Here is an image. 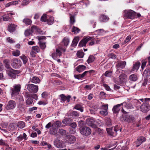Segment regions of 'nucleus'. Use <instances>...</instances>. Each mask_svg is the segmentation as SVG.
Here are the masks:
<instances>
[{"label": "nucleus", "instance_id": "24", "mask_svg": "<svg viewBox=\"0 0 150 150\" xmlns=\"http://www.w3.org/2000/svg\"><path fill=\"white\" fill-rule=\"evenodd\" d=\"M86 67L83 65H80L76 68V69L77 71L80 72H82L85 70Z\"/></svg>", "mask_w": 150, "mask_h": 150}, {"label": "nucleus", "instance_id": "44", "mask_svg": "<svg viewBox=\"0 0 150 150\" xmlns=\"http://www.w3.org/2000/svg\"><path fill=\"white\" fill-rule=\"evenodd\" d=\"M33 101V99L31 98H28L26 101V104L27 105H30L32 104Z\"/></svg>", "mask_w": 150, "mask_h": 150}, {"label": "nucleus", "instance_id": "29", "mask_svg": "<svg viewBox=\"0 0 150 150\" xmlns=\"http://www.w3.org/2000/svg\"><path fill=\"white\" fill-rule=\"evenodd\" d=\"M4 62L5 64V67L7 70H9L10 68H12L10 65L9 61L7 59H5L4 61Z\"/></svg>", "mask_w": 150, "mask_h": 150}, {"label": "nucleus", "instance_id": "27", "mask_svg": "<svg viewBox=\"0 0 150 150\" xmlns=\"http://www.w3.org/2000/svg\"><path fill=\"white\" fill-rule=\"evenodd\" d=\"M129 79L131 81H135L137 80L138 78L136 74H132L129 76Z\"/></svg>", "mask_w": 150, "mask_h": 150}, {"label": "nucleus", "instance_id": "50", "mask_svg": "<svg viewBox=\"0 0 150 150\" xmlns=\"http://www.w3.org/2000/svg\"><path fill=\"white\" fill-rule=\"evenodd\" d=\"M32 50L37 53L39 52L40 51L39 48V47L37 46L32 47Z\"/></svg>", "mask_w": 150, "mask_h": 150}, {"label": "nucleus", "instance_id": "55", "mask_svg": "<svg viewBox=\"0 0 150 150\" xmlns=\"http://www.w3.org/2000/svg\"><path fill=\"white\" fill-rule=\"evenodd\" d=\"M92 71H93V70H91V71H86L84 72L82 74H81V76L82 78L88 72H89L90 73Z\"/></svg>", "mask_w": 150, "mask_h": 150}, {"label": "nucleus", "instance_id": "64", "mask_svg": "<svg viewBox=\"0 0 150 150\" xmlns=\"http://www.w3.org/2000/svg\"><path fill=\"white\" fill-rule=\"evenodd\" d=\"M7 41L10 43H13L14 42V41L12 40V38H8L7 39Z\"/></svg>", "mask_w": 150, "mask_h": 150}, {"label": "nucleus", "instance_id": "52", "mask_svg": "<svg viewBox=\"0 0 150 150\" xmlns=\"http://www.w3.org/2000/svg\"><path fill=\"white\" fill-rule=\"evenodd\" d=\"M0 145L6 146H8L7 143H6L2 139L0 140Z\"/></svg>", "mask_w": 150, "mask_h": 150}, {"label": "nucleus", "instance_id": "62", "mask_svg": "<svg viewBox=\"0 0 150 150\" xmlns=\"http://www.w3.org/2000/svg\"><path fill=\"white\" fill-rule=\"evenodd\" d=\"M74 77L75 78L79 79L83 78L81 76V74L74 75Z\"/></svg>", "mask_w": 150, "mask_h": 150}, {"label": "nucleus", "instance_id": "8", "mask_svg": "<svg viewBox=\"0 0 150 150\" xmlns=\"http://www.w3.org/2000/svg\"><path fill=\"white\" fill-rule=\"evenodd\" d=\"M136 13L130 10L128 11H125V16L126 17L130 19H133L136 15Z\"/></svg>", "mask_w": 150, "mask_h": 150}, {"label": "nucleus", "instance_id": "9", "mask_svg": "<svg viewBox=\"0 0 150 150\" xmlns=\"http://www.w3.org/2000/svg\"><path fill=\"white\" fill-rule=\"evenodd\" d=\"M93 37L87 36L84 38L80 41L79 44V46L80 47L85 46L87 42L93 39Z\"/></svg>", "mask_w": 150, "mask_h": 150}, {"label": "nucleus", "instance_id": "39", "mask_svg": "<svg viewBox=\"0 0 150 150\" xmlns=\"http://www.w3.org/2000/svg\"><path fill=\"white\" fill-rule=\"evenodd\" d=\"M95 58L92 55H90L88 58V59L87 60V62L89 63L92 62L94 60Z\"/></svg>", "mask_w": 150, "mask_h": 150}, {"label": "nucleus", "instance_id": "61", "mask_svg": "<svg viewBox=\"0 0 150 150\" xmlns=\"http://www.w3.org/2000/svg\"><path fill=\"white\" fill-rule=\"evenodd\" d=\"M47 96V94L46 92H44L42 94V98H46Z\"/></svg>", "mask_w": 150, "mask_h": 150}, {"label": "nucleus", "instance_id": "16", "mask_svg": "<svg viewBox=\"0 0 150 150\" xmlns=\"http://www.w3.org/2000/svg\"><path fill=\"white\" fill-rule=\"evenodd\" d=\"M109 19V17L104 14L100 15L99 18V21L102 23L106 22Z\"/></svg>", "mask_w": 150, "mask_h": 150}, {"label": "nucleus", "instance_id": "22", "mask_svg": "<svg viewBox=\"0 0 150 150\" xmlns=\"http://www.w3.org/2000/svg\"><path fill=\"white\" fill-rule=\"evenodd\" d=\"M16 26L14 24H11L8 26V30L10 32H13L15 30Z\"/></svg>", "mask_w": 150, "mask_h": 150}, {"label": "nucleus", "instance_id": "37", "mask_svg": "<svg viewBox=\"0 0 150 150\" xmlns=\"http://www.w3.org/2000/svg\"><path fill=\"white\" fill-rule=\"evenodd\" d=\"M18 108L21 111H24L25 110V106L22 103H20L18 105Z\"/></svg>", "mask_w": 150, "mask_h": 150}, {"label": "nucleus", "instance_id": "47", "mask_svg": "<svg viewBox=\"0 0 150 150\" xmlns=\"http://www.w3.org/2000/svg\"><path fill=\"white\" fill-rule=\"evenodd\" d=\"M84 53L83 52L78 51L77 53V57L80 58H82L83 57Z\"/></svg>", "mask_w": 150, "mask_h": 150}, {"label": "nucleus", "instance_id": "3", "mask_svg": "<svg viewBox=\"0 0 150 150\" xmlns=\"http://www.w3.org/2000/svg\"><path fill=\"white\" fill-rule=\"evenodd\" d=\"M22 65V62L20 60L16 58H14L12 59L11 65L14 68H18L21 67Z\"/></svg>", "mask_w": 150, "mask_h": 150}, {"label": "nucleus", "instance_id": "28", "mask_svg": "<svg viewBox=\"0 0 150 150\" xmlns=\"http://www.w3.org/2000/svg\"><path fill=\"white\" fill-rule=\"evenodd\" d=\"M23 21L26 25H30L32 22V21L30 19L27 18H25L23 19Z\"/></svg>", "mask_w": 150, "mask_h": 150}, {"label": "nucleus", "instance_id": "4", "mask_svg": "<svg viewBox=\"0 0 150 150\" xmlns=\"http://www.w3.org/2000/svg\"><path fill=\"white\" fill-rule=\"evenodd\" d=\"M81 133L84 135L88 136L91 133V129L87 127H81L80 129Z\"/></svg>", "mask_w": 150, "mask_h": 150}, {"label": "nucleus", "instance_id": "21", "mask_svg": "<svg viewBox=\"0 0 150 150\" xmlns=\"http://www.w3.org/2000/svg\"><path fill=\"white\" fill-rule=\"evenodd\" d=\"M143 76L144 78L149 79L150 78V69H146L143 73Z\"/></svg>", "mask_w": 150, "mask_h": 150}, {"label": "nucleus", "instance_id": "40", "mask_svg": "<svg viewBox=\"0 0 150 150\" xmlns=\"http://www.w3.org/2000/svg\"><path fill=\"white\" fill-rule=\"evenodd\" d=\"M50 133L51 134L53 135L54 134H56L57 133V131L54 127L51 128L50 129Z\"/></svg>", "mask_w": 150, "mask_h": 150}, {"label": "nucleus", "instance_id": "45", "mask_svg": "<svg viewBox=\"0 0 150 150\" xmlns=\"http://www.w3.org/2000/svg\"><path fill=\"white\" fill-rule=\"evenodd\" d=\"M107 110H102L100 111V114L103 116H105L108 115V112Z\"/></svg>", "mask_w": 150, "mask_h": 150}, {"label": "nucleus", "instance_id": "59", "mask_svg": "<svg viewBox=\"0 0 150 150\" xmlns=\"http://www.w3.org/2000/svg\"><path fill=\"white\" fill-rule=\"evenodd\" d=\"M61 52L59 49L56 50V54L57 56H60L61 55Z\"/></svg>", "mask_w": 150, "mask_h": 150}, {"label": "nucleus", "instance_id": "57", "mask_svg": "<svg viewBox=\"0 0 150 150\" xmlns=\"http://www.w3.org/2000/svg\"><path fill=\"white\" fill-rule=\"evenodd\" d=\"M102 108L104 110H107L108 109V104H105L104 105H103L102 106Z\"/></svg>", "mask_w": 150, "mask_h": 150}, {"label": "nucleus", "instance_id": "60", "mask_svg": "<svg viewBox=\"0 0 150 150\" xmlns=\"http://www.w3.org/2000/svg\"><path fill=\"white\" fill-rule=\"evenodd\" d=\"M52 126V124L51 122H49L45 126V128L47 129H49Z\"/></svg>", "mask_w": 150, "mask_h": 150}, {"label": "nucleus", "instance_id": "58", "mask_svg": "<svg viewBox=\"0 0 150 150\" xmlns=\"http://www.w3.org/2000/svg\"><path fill=\"white\" fill-rule=\"evenodd\" d=\"M148 80H150V79H149L145 78L144 80V82H143L142 85L143 86H145L147 84V83L148 82Z\"/></svg>", "mask_w": 150, "mask_h": 150}, {"label": "nucleus", "instance_id": "56", "mask_svg": "<svg viewBox=\"0 0 150 150\" xmlns=\"http://www.w3.org/2000/svg\"><path fill=\"white\" fill-rule=\"evenodd\" d=\"M131 37L130 36V35L128 36L127 37L126 39L124 41V42L125 43H126L127 42L131 39Z\"/></svg>", "mask_w": 150, "mask_h": 150}, {"label": "nucleus", "instance_id": "11", "mask_svg": "<svg viewBox=\"0 0 150 150\" xmlns=\"http://www.w3.org/2000/svg\"><path fill=\"white\" fill-rule=\"evenodd\" d=\"M16 106V102L13 100H10L8 102L6 108L7 110H11L14 108Z\"/></svg>", "mask_w": 150, "mask_h": 150}, {"label": "nucleus", "instance_id": "2", "mask_svg": "<svg viewBox=\"0 0 150 150\" xmlns=\"http://www.w3.org/2000/svg\"><path fill=\"white\" fill-rule=\"evenodd\" d=\"M25 88L30 93H37L38 90V86L33 84H27Z\"/></svg>", "mask_w": 150, "mask_h": 150}, {"label": "nucleus", "instance_id": "46", "mask_svg": "<svg viewBox=\"0 0 150 150\" xmlns=\"http://www.w3.org/2000/svg\"><path fill=\"white\" fill-rule=\"evenodd\" d=\"M38 43L41 48L42 49H44L46 47L45 43L42 42L41 41H39Z\"/></svg>", "mask_w": 150, "mask_h": 150}, {"label": "nucleus", "instance_id": "38", "mask_svg": "<svg viewBox=\"0 0 150 150\" xmlns=\"http://www.w3.org/2000/svg\"><path fill=\"white\" fill-rule=\"evenodd\" d=\"M70 21L71 24H73L75 22V17L74 15L70 14Z\"/></svg>", "mask_w": 150, "mask_h": 150}, {"label": "nucleus", "instance_id": "19", "mask_svg": "<svg viewBox=\"0 0 150 150\" xmlns=\"http://www.w3.org/2000/svg\"><path fill=\"white\" fill-rule=\"evenodd\" d=\"M126 65V62L125 61H120L117 64L116 66L117 69H123L125 67Z\"/></svg>", "mask_w": 150, "mask_h": 150}, {"label": "nucleus", "instance_id": "33", "mask_svg": "<svg viewBox=\"0 0 150 150\" xmlns=\"http://www.w3.org/2000/svg\"><path fill=\"white\" fill-rule=\"evenodd\" d=\"M69 115L72 117H77L79 115V113L76 111H73L70 112L69 114Z\"/></svg>", "mask_w": 150, "mask_h": 150}, {"label": "nucleus", "instance_id": "26", "mask_svg": "<svg viewBox=\"0 0 150 150\" xmlns=\"http://www.w3.org/2000/svg\"><path fill=\"white\" fill-rule=\"evenodd\" d=\"M79 40V38L78 37H76L73 39L71 44V46L72 47H74L76 46Z\"/></svg>", "mask_w": 150, "mask_h": 150}, {"label": "nucleus", "instance_id": "14", "mask_svg": "<svg viewBox=\"0 0 150 150\" xmlns=\"http://www.w3.org/2000/svg\"><path fill=\"white\" fill-rule=\"evenodd\" d=\"M67 142L70 143H73L76 141L74 136L71 135H67L66 138Z\"/></svg>", "mask_w": 150, "mask_h": 150}, {"label": "nucleus", "instance_id": "1", "mask_svg": "<svg viewBox=\"0 0 150 150\" xmlns=\"http://www.w3.org/2000/svg\"><path fill=\"white\" fill-rule=\"evenodd\" d=\"M139 100L143 103L140 106L141 111L145 113L148 112L150 109V105L146 100V99H141Z\"/></svg>", "mask_w": 150, "mask_h": 150}, {"label": "nucleus", "instance_id": "49", "mask_svg": "<svg viewBox=\"0 0 150 150\" xmlns=\"http://www.w3.org/2000/svg\"><path fill=\"white\" fill-rule=\"evenodd\" d=\"M80 31V30L79 28L74 26H73L72 30V32L76 33H79Z\"/></svg>", "mask_w": 150, "mask_h": 150}, {"label": "nucleus", "instance_id": "42", "mask_svg": "<svg viewBox=\"0 0 150 150\" xmlns=\"http://www.w3.org/2000/svg\"><path fill=\"white\" fill-rule=\"evenodd\" d=\"M58 132L62 136L65 135L67 133L66 131L63 129H59Z\"/></svg>", "mask_w": 150, "mask_h": 150}, {"label": "nucleus", "instance_id": "23", "mask_svg": "<svg viewBox=\"0 0 150 150\" xmlns=\"http://www.w3.org/2000/svg\"><path fill=\"white\" fill-rule=\"evenodd\" d=\"M52 127H63L61 122L59 121L54 122L52 124Z\"/></svg>", "mask_w": 150, "mask_h": 150}, {"label": "nucleus", "instance_id": "31", "mask_svg": "<svg viewBox=\"0 0 150 150\" xmlns=\"http://www.w3.org/2000/svg\"><path fill=\"white\" fill-rule=\"evenodd\" d=\"M126 76V75L125 74H121L119 77L120 81L121 82L124 81Z\"/></svg>", "mask_w": 150, "mask_h": 150}, {"label": "nucleus", "instance_id": "6", "mask_svg": "<svg viewBox=\"0 0 150 150\" xmlns=\"http://www.w3.org/2000/svg\"><path fill=\"white\" fill-rule=\"evenodd\" d=\"M21 86L20 85H16L13 86L11 88V96L12 97L19 94L21 90Z\"/></svg>", "mask_w": 150, "mask_h": 150}, {"label": "nucleus", "instance_id": "5", "mask_svg": "<svg viewBox=\"0 0 150 150\" xmlns=\"http://www.w3.org/2000/svg\"><path fill=\"white\" fill-rule=\"evenodd\" d=\"M6 72L8 76L12 79L16 78L17 74L19 73L18 71L15 70L12 68H10L9 70H7Z\"/></svg>", "mask_w": 150, "mask_h": 150}, {"label": "nucleus", "instance_id": "53", "mask_svg": "<svg viewBox=\"0 0 150 150\" xmlns=\"http://www.w3.org/2000/svg\"><path fill=\"white\" fill-rule=\"evenodd\" d=\"M112 74V72H111L107 71L105 73L104 75L106 76L110 77L111 76Z\"/></svg>", "mask_w": 150, "mask_h": 150}, {"label": "nucleus", "instance_id": "12", "mask_svg": "<svg viewBox=\"0 0 150 150\" xmlns=\"http://www.w3.org/2000/svg\"><path fill=\"white\" fill-rule=\"evenodd\" d=\"M94 120L93 118H87L86 120V124L88 126H91L93 128H95L96 125L94 124Z\"/></svg>", "mask_w": 150, "mask_h": 150}, {"label": "nucleus", "instance_id": "41", "mask_svg": "<svg viewBox=\"0 0 150 150\" xmlns=\"http://www.w3.org/2000/svg\"><path fill=\"white\" fill-rule=\"evenodd\" d=\"M62 42L64 43V45L65 46H67L69 44V40L67 38L65 37L64 38Z\"/></svg>", "mask_w": 150, "mask_h": 150}, {"label": "nucleus", "instance_id": "10", "mask_svg": "<svg viewBox=\"0 0 150 150\" xmlns=\"http://www.w3.org/2000/svg\"><path fill=\"white\" fill-rule=\"evenodd\" d=\"M54 145L57 147L63 148L66 146L64 143L61 140L56 139L54 142Z\"/></svg>", "mask_w": 150, "mask_h": 150}, {"label": "nucleus", "instance_id": "48", "mask_svg": "<svg viewBox=\"0 0 150 150\" xmlns=\"http://www.w3.org/2000/svg\"><path fill=\"white\" fill-rule=\"evenodd\" d=\"M47 15L43 14V15L41 16L40 20L42 21H44L46 22L47 20Z\"/></svg>", "mask_w": 150, "mask_h": 150}, {"label": "nucleus", "instance_id": "20", "mask_svg": "<svg viewBox=\"0 0 150 150\" xmlns=\"http://www.w3.org/2000/svg\"><path fill=\"white\" fill-rule=\"evenodd\" d=\"M30 81L32 83H39L40 81L39 79L37 77L32 76L30 78Z\"/></svg>", "mask_w": 150, "mask_h": 150}, {"label": "nucleus", "instance_id": "32", "mask_svg": "<svg viewBox=\"0 0 150 150\" xmlns=\"http://www.w3.org/2000/svg\"><path fill=\"white\" fill-rule=\"evenodd\" d=\"M20 58L22 60L24 64H25L28 61L27 57L24 55L20 57Z\"/></svg>", "mask_w": 150, "mask_h": 150}, {"label": "nucleus", "instance_id": "43", "mask_svg": "<svg viewBox=\"0 0 150 150\" xmlns=\"http://www.w3.org/2000/svg\"><path fill=\"white\" fill-rule=\"evenodd\" d=\"M12 54L15 56L18 57L20 55V52L19 50H17L15 51H13Z\"/></svg>", "mask_w": 150, "mask_h": 150}, {"label": "nucleus", "instance_id": "18", "mask_svg": "<svg viewBox=\"0 0 150 150\" xmlns=\"http://www.w3.org/2000/svg\"><path fill=\"white\" fill-rule=\"evenodd\" d=\"M145 140L146 139L144 137H139L137 139V140L136 142V144L137 145L136 146L138 147L143 142H144Z\"/></svg>", "mask_w": 150, "mask_h": 150}, {"label": "nucleus", "instance_id": "7", "mask_svg": "<svg viewBox=\"0 0 150 150\" xmlns=\"http://www.w3.org/2000/svg\"><path fill=\"white\" fill-rule=\"evenodd\" d=\"M122 119L124 121L128 122H132L134 120V117L132 115H122Z\"/></svg>", "mask_w": 150, "mask_h": 150}, {"label": "nucleus", "instance_id": "36", "mask_svg": "<svg viewBox=\"0 0 150 150\" xmlns=\"http://www.w3.org/2000/svg\"><path fill=\"white\" fill-rule=\"evenodd\" d=\"M54 20V17H51L48 19H47L46 22L48 25H51L53 23Z\"/></svg>", "mask_w": 150, "mask_h": 150}, {"label": "nucleus", "instance_id": "25", "mask_svg": "<svg viewBox=\"0 0 150 150\" xmlns=\"http://www.w3.org/2000/svg\"><path fill=\"white\" fill-rule=\"evenodd\" d=\"M73 120L71 118H66L62 121L63 123L66 125H70L72 122Z\"/></svg>", "mask_w": 150, "mask_h": 150}, {"label": "nucleus", "instance_id": "63", "mask_svg": "<svg viewBox=\"0 0 150 150\" xmlns=\"http://www.w3.org/2000/svg\"><path fill=\"white\" fill-rule=\"evenodd\" d=\"M70 125L71 127L74 128H75L77 126L76 123L75 122H71Z\"/></svg>", "mask_w": 150, "mask_h": 150}, {"label": "nucleus", "instance_id": "30", "mask_svg": "<svg viewBox=\"0 0 150 150\" xmlns=\"http://www.w3.org/2000/svg\"><path fill=\"white\" fill-rule=\"evenodd\" d=\"M140 63L139 62H137L134 64L133 68L132 69V71H134L135 70H137L139 68Z\"/></svg>", "mask_w": 150, "mask_h": 150}, {"label": "nucleus", "instance_id": "35", "mask_svg": "<svg viewBox=\"0 0 150 150\" xmlns=\"http://www.w3.org/2000/svg\"><path fill=\"white\" fill-rule=\"evenodd\" d=\"M17 125L18 127L20 128H23L25 126L24 122L21 121L18 122Z\"/></svg>", "mask_w": 150, "mask_h": 150}, {"label": "nucleus", "instance_id": "15", "mask_svg": "<svg viewBox=\"0 0 150 150\" xmlns=\"http://www.w3.org/2000/svg\"><path fill=\"white\" fill-rule=\"evenodd\" d=\"M61 98V100L63 102H64L66 100L67 103L70 102V99L71 98V96L70 95H68L67 96L63 94H62L59 96Z\"/></svg>", "mask_w": 150, "mask_h": 150}, {"label": "nucleus", "instance_id": "34", "mask_svg": "<svg viewBox=\"0 0 150 150\" xmlns=\"http://www.w3.org/2000/svg\"><path fill=\"white\" fill-rule=\"evenodd\" d=\"M74 108L78 110H80L81 112L83 111V108L81 105L80 104H77L74 107Z\"/></svg>", "mask_w": 150, "mask_h": 150}, {"label": "nucleus", "instance_id": "54", "mask_svg": "<svg viewBox=\"0 0 150 150\" xmlns=\"http://www.w3.org/2000/svg\"><path fill=\"white\" fill-rule=\"evenodd\" d=\"M29 3L28 0H24L22 3V5L23 6H25Z\"/></svg>", "mask_w": 150, "mask_h": 150}, {"label": "nucleus", "instance_id": "51", "mask_svg": "<svg viewBox=\"0 0 150 150\" xmlns=\"http://www.w3.org/2000/svg\"><path fill=\"white\" fill-rule=\"evenodd\" d=\"M125 105V107L128 109H130L133 108V106L130 103H126Z\"/></svg>", "mask_w": 150, "mask_h": 150}, {"label": "nucleus", "instance_id": "17", "mask_svg": "<svg viewBox=\"0 0 150 150\" xmlns=\"http://www.w3.org/2000/svg\"><path fill=\"white\" fill-rule=\"evenodd\" d=\"M122 104H123L121 103L114 106L112 109L113 112L115 113H118L120 110L121 106Z\"/></svg>", "mask_w": 150, "mask_h": 150}, {"label": "nucleus", "instance_id": "13", "mask_svg": "<svg viewBox=\"0 0 150 150\" xmlns=\"http://www.w3.org/2000/svg\"><path fill=\"white\" fill-rule=\"evenodd\" d=\"M106 130L109 135L113 136L116 135V132L118 131L115 128H114L113 129L111 128H107Z\"/></svg>", "mask_w": 150, "mask_h": 150}]
</instances>
